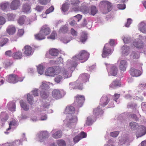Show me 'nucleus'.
Returning a JSON list of instances; mask_svg holds the SVG:
<instances>
[{"instance_id": "f257e3e1", "label": "nucleus", "mask_w": 146, "mask_h": 146, "mask_svg": "<svg viewBox=\"0 0 146 146\" xmlns=\"http://www.w3.org/2000/svg\"><path fill=\"white\" fill-rule=\"evenodd\" d=\"M74 108L72 106H68L66 107L64 113L65 114H68L64 122H67L66 126L68 127H74L77 121V116H73L72 115V114L74 113Z\"/></svg>"}, {"instance_id": "f03ea898", "label": "nucleus", "mask_w": 146, "mask_h": 146, "mask_svg": "<svg viewBox=\"0 0 146 146\" xmlns=\"http://www.w3.org/2000/svg\"><path fill=\"white\" fill-rule=\"evenodd\" d=\"M89 53L84 50L80 51L79 53L72 57L71 62L73 64H72V66L76 67L80 60H84V61L87 60L89 58Z\"/></svg>"}, {"instance_id": "7ed1b4c3", "label": "nucleus", "mask_w": 146, "mask_h": 146, "mask_svg": "<svg viewBox=\"0 0 146 146\" xmlns=\"http://www.w3.org/2000/svg\"><path fill=\"white\" fill-rule=\"evenodd\" d=\"M129 125L133 130H136L137 128L140 129L141 132L139 134L138 132L136 133V136L137 137H141L146 133V127L143 125L139 126L137 123L133 121L129 123Z\"/></svg>"}, {"instance_id": "20e7f679", "label": "nucleus", "mask_w": 146, "mask_h": 146, "mask_svg": "<svg viewBox=\"0 0 146 146\" xmlns=\"http://www.w3.org/2000/svg\"><path fill=\"white\" fill-rule=\"evenodd\" d=\"M51 32L50 28L47 25L43 26L38 34L35 35V38L37 40H41L45 38V36L49 34Z\"/></svg>"}, {"instance_id": "39448f33", "label": "nucleus", "mask_w": 146, "mask_h": 146, "mask_svg": "<svg viewBox=\"0 0 146 146\" xmlns=\"http://www.w3.org/2000/svg\"><path fill=\"white\" fill-rule=\"evenodd\" d=\"M73 64L71 60H68L67 62V68L62 70V74L65 78H68L71 76L73 70L76 67L72 66V64Z\"/></svg>"}, {"instance_id": "423d86ee", "label": "nucleus", "mask_w": 146, "mask_h": 146, "mask_svg": "<svg viewBox=\"0 0 146 146\" xmlns=\"http://www.w3.org/2000/svg\"><path fill=\"white\" fill-rule=\"evenodd\" d=\"M140 69L142 70L141 65L139 64H135L134 67L131 68L129 70L130 74L133 77H139L142 74V72Z\"/></svg>"}, {"instance_id": "0eeeda50", "label": "nucleus", "mask_w": 146, "mask_h": 146, "mask_svg": "<svg viewBox=\"0 0 146 146\" xmlns=\"http://www.w3.org/2000/svg\"><path fill=\"white\" fill-rule=\"evenodd\" d=\"M49 137L48 132L45 131H42L39 132L36 135V137L38 140L42 142L46 140Z\"/></svg>"}, {"instance_id": "6e6552de", "label": "nucleus", "mask_w": 146, "mask_h": 146, "mask_svg": "<svg viewBox=\"0 0 146 146\" xmlns=\"http://www.w3.org/2000/svg\"><path fill=\"white\" fill-rule=\"evenodd\" d=\"M66 94L65 92L63 90H54L52 92L53 97L56 99L62 98Z\"/></svg>"}, {"instance_id": "1a4fd4ad", "label": "nucleus", "mask_w": 146, "mask_h": 146, "mask_svg": "<svg viewBox=\"0 0 146 146\" xmlns=\"http://www.w3.org/2000/svg\"><path fill=\"white\" fill-rule=\"evenodd\" d=\"M99 6L103 9V13L106 14L109 12L110 2L107 1H101Z\"/></svg>"}, {"instance_id": "9d476101", "label": "nucleus", "mask_w": 146, "mask_h": 146, "mask_svg": "<svg viewBox=\"0 0 146 146\" xmlns=\"http://www.w3.org/2000/svg\"><path fill=\"white\" fill-rule=\"evenodd\" d=\"M50 84V83L49 82L43 81L41 82L40 88L42 90L48 91L50 88L49 86Z\"/></svg>"}, {"instance_id": "9b49d317", "label": "nucleus", "mask_w": 146, "mask_h": 146, "mask_svg": "<svg viewBox=\"0 0 146 146\" xmlns=\"http://www.w3.org/2000/svg\"><path fill=\"white\" fill-rule=\"evenodd\" d=\"M56 74L55 69L52 67L48 68L45 71V75L46 76L52 77Z\"/></svg>"}, {"instance_id": "f8f14e48", "label": "nucleus", "mask_w": 146, "mask_h": 146, "mask_svg": "<svg viewBox=\"0 0 146 146\" xmlns=\"http://www.w3.org/2000/svg\"><path fill=\"white\" fill-rule=\"evenodd\" d=\"M18 76L14 74L9 75L8 81L10 83H15L18 82Z\"/></svg>"}, {"instance_id": "ddd939ff", "label": "nucleus", "mask_w": 146, "mask_h": 146, "mask_svg": "<svg viewBox=\"0 0 146 146\" xmlns=\"http://www.w3.org/2000/svg\"><path fill=\"white\" fill-rule=\"evenodd\" d=\"M20 5L19 0H14L11 3L10 8L11 9L16 10L19 8Z\"/></svg>"}, {"instance_id": "4468645a", "label": "nucleus", "mask_w": 146, "mask_h": 146, "mask_svg": "<svg viewBox=\"0 0 146 146\" xmlns=\"http://www.w3.org/2000/svg\"><path fill=\"white\" fill-rule=\"evenodd\" d=\"M84 100V98L83 96L77 95L76 96L75 102L78 103V105L79 107H81L82 106Z\"/></svg>"}, {"instance_id": "2eb2a0df", "label": "nucleus", "mask_w": 146, "mask_h": 146, "mask_svg": "<svg viewBox=\"0 0 146 146\" xmlns=\"http://www.w3.org/2000/svg\"><path fill=\"white\" fill-rule=\"evenodd\" d=\"M25 51L24 53L25 55L27 56H29L32 53V48L29 46H25Z\"/></svg>"}, {"instance_id": "dca6fc26", "label": "nucleus", "mask_w": 146, "mask_h": 146, "mask_svg": "<svg viewBox=\"0 0 146 146\" xmlns=\"http://www.w3.org/2000/svg\"><path fill=\"white\" fill-rule=\"evenodd\" d=\"M108 97L106 96H104L102 97L100 103V104L102 106L104 107L108 103Z\"/></svg>"}, {"instance_id": "f3484780", "label": "nucleus", "mask_w": 146, "mask_h": 146, "mask_svg": "<svg viewBox=\"0 0 146 146\" xmlns=\"http://www.w3.org/2000/svg\"><path fill=\"white\" fill-rule=\"evenodd\" d=\"M31 5L29 3H26L24 4L23 6V11L27 13H29L31 12Z\"/></svg>"}, {"instance_id": "a211bd4d", "label": "nucleus", "mask_w": 146, "mask_h": 146, "mask_svg": "<svg viewBox=\"0 0 146 146\" xmlns=\"http://www.w3.org/2000/svg\"><path fill=\"white\" fill-rule=\"evenodd\" d=\"M89 78V76L87 74L84 73L80 75L79 79L80 80H82L83 82H85L88 81Z\"/></svg>"}, {"instance_id": "6ab92c4d", "label": "nucleus", "mask_w": 146, "mask_h": 146, "mask_svg": "<svg viewBox=\"0 0 146 146\" xmlns=\"http://www.w3.org/2000/svg\"><path fill=\"white\" fill-rule=\"evenodd\" d=\"M16 31L15 27L11 25L8 26L7 29V32L10 35L13 34Z\"/></svg>"}, {"instance_id": "aec40b11", "label": "nucleus", "mask_w": 146, "mask_h": 146, "mask_svg": "<svg viewBox=\"0 0 146 146\" xmlns=\"http://www.w3.org/2000/svg\"><path fill=\"white\" fill-rule=\"evenodd\" d=\"M127 66V64L126 61L124 60H121L119 66L120 69L123 71H125Z\"/></svg>"}, {"instance_id": "412c9836", "label": "nucleus", "mask_w": 146, "mask_h": 146, "mask_svg": "<svg viewBox=\"0 0 146 146\" xmlns=\"http://www.w3.org/2000/svg\"><path fill=\"white\" fill-rule=\"evenodd\" d=\"M21 107L25 111H28L29 109V106L23 100H21L20 101Z\"/></svg>"}, {"instance_id": "4be33fe9", "label": "nucleus", "mask_w": 146, "mask_h": 146, "mask_svg": "<svg viewBox=\"0 0 146 146\" xmlns=\"http://www.w3.org/2000/svg\"><path fill=\"white\" fill-rule=\"evenodd\" d=\"M70 86H73L72 88L73 89L78 88L79 90H82V84H79L78 83H76L75 82L70 83L69 84Z\"/></svg>"}, {"instance_id": "5701e85b", "label": "nucleus", "mask_w": 146, "mask_h": 146, "mask_svg": "<svg viewBox=\"0 0 146 146\" xmlns=\"http://www.w3.org/2000/svg\"><path fill=\"white\" fill-rule=\"evenodd\" d=\"M7 106L9 110L11 111H14L15 110V102H11L8 103Z\"/></svg>"}, {"instance_id": "b1692460", "label": "nucleus", "mask_w": 146, "mask_h": 146, "mask_svg": "<svg viewBox=\"0 0 146 146\" xmlns=\"http://www.w3.org/2000/svg\"><path fill=\"white\" fill-rule=\"evenodd\" d=\"M107 44H106L104 46L103 50L102 56L103 58H106L109 55V50L108 48H106V47Z\"/></svg>"}, {"instance_id": "393cba45", "label": "nucleus", "mask_w": 146, "mask_h": 146, "mask_svg": "<svg viewBox=\"0 0 146 146\" xmlns=\"http://www.w3.org/2000/svg\"><path fill=\"white\" fill-rule=\"evenodd\" d=\"M133 45L135 47L140 48H143L144 45L143 43L141 41H139L138 42L135 41L134 42Z\"/></svg>"}, {"instance_id": "a878e982", "label": "nucleus", "mask_w": 146, "mask_h": 146, "mask_svg": "<svg viewBox=\"0 0 146 146\" xmlns=\"http://www.w3.org/2000/svg\"><path fill=\"white\" fill-rule=\"evenodd\" d=\"M79 3V0H76L74 2L72 3L73 5L72 9L73 11H76L79 10V9L78 5Z\"/></svg>"}, {"instance_id": "bb28decb", "label": "nucleus", "mask_w": 146, "mask_h": 146, "mask_svg": "<svg viewBox=\"0 0 146 146\" xmlns=\"http://www.w3.org/2000/svg\"><path fill=\"white\" fill-rule=\"evenodd\" d=\"M117 67L115 66H113L111 67L110 70V74L113 76H115L117 74Z\"/></svg>"}, {"instance_id": "cd10ccee", "label": "nucleus", "mask_w": 146, "mask_h": 146, "mask_svg": "<svg viewBox=\"0 0 146 146\" xmlns=\"http://www.w3.org/2000/svg\"><path fill=\"white\" fill-rule=\"evenodd\" d=\"M27 100L29 104L32 105L34 102V100L33 97L32 95L30 94H27Z\"/></svg>"}, {"instance_id": "c85d7f7f", "label": "nucleus", "mask_w": 146, "mask_h": 146, "mask_svg": "<svg viewBox=\"0 0 146 146\" xmlns=\"http://www.w3.org/2000/svg\"><path fill=\"white\" fill-rule=\"evenodd\" d=\"M121 83L119 80H115L111 83V87L114 88L116 87H120L121 86Z\"/></svg>"}, {"instance_id": "c756f323", "label": "nucleus", "mask_w": 146, "mask_h": 146, "mask_svg": "<svg viewBox=\"0 0 146 146\" xmlns=\"http://www.w3.org/2000/svg\"><path fill=\"white\" fill-rule=\"evenodd\" d=\"M49 54L51 56H57L58 54V50L55 48L50 49L49 50Z\"/></svg>"}, {"instance_id": "7c9ffc66", "label": "nucleus", "mask_w": 146, "mask_h": 146, "mask_svg": "<svg viewBox=\"0 0 146 146\" xmlns=\"http://www.w3.org/2000/svg\"><path fill=\"white\" fill-rule=\"evenodd\" d=\"M98 12V10L95 6H91L90 12V15L94 16Z\"/></svg>"}, {"instance_id": "2f4dec72", "label": "nucleus", "mask_w": 146, "mask_h": 146, "mask_svg": "<svg viewBox=\"0 0 146 146\" xmlns=\"http://www.w3.org/2000/svg\"><path fill=\"white\" fill-rule=\"evenodd\" d=\"M40 95L43 98L46 99L49 96L48 91L42 90L40 92Z\"/></svg>"}, {"instance_id": "473e14b6", "label": "nucleus", "mask_w": 146, "mask_h": 146, "mask_svg": "<svg viewBox=\"0 0 146 146\" xmlns=\"http://www.w3.org/2000/svg\"><path fill=\"white\" fill-rule=\"evenodd\" d=\"M0 117L2 121L5 122L7 120L8 116L7 115L5 112H2L1 113Z\"/></svg>"}, {"instance_id": "72a5a7b5", "label": "nucleus", "mask_w": 146, "mask_h": 146, "mask_svg": "<svg viewBox=\"0 0 146 146\" xmlns=\"http://www.w3.org/2000/svg\"><path fill=\"white\" fill-rule=\"evenodd\" d=\"M103 113V112L99 106H98L97 108L95 109L94 110V114L96 115H98L99 114H102Z\"/></svg>"}, {"instance_id": "f704fd0d", "label": "nucleus", "mask_w": 146, "mask_h": 146, "mask_svg": "<svg viewBox=\"0 0 146 146\" xmlns=\"http://www.w3.org/2000/svg\"><path fill=\"white\" fill-rule=\"evenodd\" d=\"M22 57V53L21 52H18L14 53L13 55V58L15 59H21Z\"/></svg>"}, {"instance_id": "c9c22d12", "label": "nucleus", "mask_w": 146, "mask_h": 146, "mask_svg": "<svg viewBox=\"0 0 146 146\" xmlns=\"http://www.w3.org/2000/svg\"><path fill=\"white\" fill-rule=\"evenodd\" d=\"M139 30L142 32L146 33V24L141 23L140 25Z\"/></svg>"}, {"instance_id": "e433bc0d", "label": "nucleus", "mask_w": 146, "mask_h": 146, "mask_svg": "<svg viewBox=\"0 0 146 146\" xmlns=\"http://www.w3.org/2000/svg\"><path fill=\"white\" fill-rule=\"evenodd\" d=\"M44 68L42 65L40 64L37 67L38 73L40 75H42L44 71Z\"/></svg>"}, {"instance_id": "4c0bfd02", "label": "nucleus", "mask_w": 146, "mask_h": 146, "mask_svg": "<svg viewBox=\"0 0 146 146\" xmlns=\"http://www.w3.org/2000/svg\"><path fill=\"white\" fill-rule=\"evenodd\" d=\"M7 18L8 21H13L15 19L16 15L13 13H9L7 14Z\"/></svg>"}, {"instance_id": "58836bf2", "label": "nucleus", "mask_w": 146, "mask_h": 146, "mask_svg": "<svg viewBox=\"0 0 146 146\" xmlns=\"http://www.w3.org/2000/svg\"><path fill=\"white\" fill-rule=\"evenodd\" d=\"M70 4L67 3H65L64 4L62 7V10L64 12H65L68 10L69 9V5Z\"/></svg>"}, {"instance_id": "ea45409f", "label": "nucleus", "mask_w": 146, "mask_h": 146, "mask_svg": "<svg viewBox=\"0 0 146 146\" xmlns=\"http://www.w3.org/2000/svg\"><path fill=\"white\" fill-rule=\"evenodd\" d=\"M87 39V34L85 32H82L81 34L80 39L81 42H85Z\"/></svg>"}, {"instance_id": "a19ab883", "label": "nucleus", "mask_w": 146, "mask_h": 146, "mask_svg": "<svg viewBox=\"0 0 146 146\" xmlns=\"http://www.w3.org/2000/svg\"><path fill=\"white\" fill-rule=\"evenodd\" d=\"M1 8L3 10H6L9 7V3L7 2L1 4Z\"/></svg>"}, {"instance_id": "79ce46f5", "label": "nucleus", "mask_w": 146, "mask_h": 146, "mask_svg": "<svg viewBox=\"0 0 146 146\" xmlns=\"http://www.w3.org/2000/svg\"><path fill=\"white\" fill-rule=\"evenodd\" d=\"M62 135V131H58L53 134V137L57 139L60 137Z\"/></svg>"}, {"instance_id": "37998d69", "label": "nucleus", "mask_w": 146, "mask_h": 146, "mask_svg": "<svg viewBox=\"0 0 146 146\" xmlns=\"http://www.w3.org/2000/svg\"><path fill=\"white\" fill-rule=\"evenodd\" d=\"M20 141L19 140H17L9 145L8 143H6V146H15V145H18L20 144Z\"/></svg>"}, {"instance_id": "c03bdc74", "label": "nucleus", "mask_w": 146, "mask_h": 146, "mask_svg": "<svg viewBox=\"0 0 146 146\" xmlns=\"http://www.w3.org/2000/svg\"><path fill=\"white\" fill-rule=\"evenodd\" d=\"M68 31V29L66 25H65L62 27L60 29L59 32L60 33H66Z\"/></svg>"}, {"instance_id": "a18cd8bd", "label": "nucleus", "mask_w": 146, "mask_h": 146, "mask_svg": "<svg viewBox=\"0 0 146 146\" xmlns=\"http://www.w3.org/2000/svg\"><path fill=\"white\" fill-rule=\"evenodd\" d=\"M57 143L59 146H65L66 145L65 141L62 139L57 140Z\"/></svg>"}, {"instance_id": "49530a36", "label": "nucleus", "mask_w": 146, "mask_h": 146, "mask_svg": "<svg viewBox=\"0 0 146 146\" xmlns=\"http://www.w3.org/2000/svg\"><path fill=\"white\" fill-rule=\"evenodd\" d=\"M94 121L92 120L90 117H88L87 118V119L86 121V124L87 125H90L92 124Z\"/></svg>"}, {"instance_id": "de8ad7c7", "label": "nucleus", "mask_w": 146, "mask_h": 146, "mask_svg": "<svg viewBox=\"0 0 146 146\" xmlns=\"http://www.w3.org/2000/svg\"><path fill=\"white\" fill-rule=\"evenodd\" d=\"M62 76L60 75H58L56 76L54 79L55 82L57 83H60L62 79Z\"/></svg>"}, {"instance_id": "09e8293b", "label": "nucleus", "mask_w": 146, "mask_h": 146, "mask_svg": "<svg viewBox=\"0 0 146 146\" xmlns=\"http://www.w3.org/2000/svg\"><path fill=\"white\" fill-rule=\"evenodd\" d=\"M86 134H84V136L82 137H80L79 135L76 136L73 139L75 143H77L81 139L85 138Z\"/></svg>"}, {"instance_id": "8fccbe9b", "label": "nucleus", "mask_w": 146, "mask_h": 146, "mask_svg": "<svg viewBox=\"0 0 146 146\" xmlns=\"http://www.w3.org/2000/svg\"><path fill=\"white\" fill-rule=\"evenodd\" d=\"M31 92L34 96H38V90L37 89H35L32 91Z\"/></svg>"}, {"instance_id": "3c124183", "label": "nucleus", "mask_w": 146, "mask_h": 146, "mask_svg": "<svg viewBox=\"0 0 146 146\" xmlns=\"http://www.w3.org/2000/svg\"><path fill=\"white\" fill-rule=\"evenodd\" d=\"M25 16H23L20 17L18 23L21 25L23 24L25 21Z\"/></svg>"}, {"instance_id": "603ef678", "label": "nucleus", "mask_w": 146, "mask_h": 146, "mask_svg": "<svg viewBox=\"0 0 146 146\" xmlns=\"http://www.w3.org/2000/svg\"><path fill=\"white\" fill-rule=\"evenodd\" d=\"M56 35V33L55 31H53L51 35L49 36L48 37V38H50L52 39H55V37Z\"/></svg>"}, {"instance_id": "864d4df0", "label": "nucleus", "mask_w": 146, "mask_h": 146, "mask_svg": "<svg viewBox=\"0 0 146 146\" xmlns=\"http://www.w3.org/2000/svg\"><path fill=\"white\" fill-rule=\"evenodd\" d=\"M6 22L5 18L3 17L0 16V25H4Z\"/></svg>"}, {"instance_id": "5fc2aeb1", "label": "nucleus", "mask_w": 146, "mask_h": 146, "mask_svg": "<svg viewBox=\"0 0 146 146\" xmlns=\"http://www.w3.org/2000/svg\"><path fill=\"white\" fill-rule=\"evenodd\" d=\"M12 62L10 60H7L5 62V68H7L9 66H10L12 64Z\"/></svg>"}, {"instance_id": "6e6d98bb", "label": "nucleus", "mask_w": 146, "mask_h": 146, "mask_svg": "<svg viewBox=\"0 0 146 146\" xmlns=\"http://www.w3.org/2000/svg\"><path fill=\"white\" fill-rule=\"evenodd\" d=\"M54 7L52 6H51L46 10L45 12V13L46 14H48L52 12L54 10Z\"/></svg>"}, {"instance_id": "4d7b16f0", "label": "nucleus", "mask_w": 146, "mask_h": 146, "mask_svg": "<svg viewBox=\"0 0 146 146\" xmlns=\"http://www.w3.org/2000/svg\"><path fill=\"white\" fill-rule=\"evenodd\" d=\"M8 41V39L7 38H4L3 42H0V46H3L6 44Z\"/></svg>"}, {"instance_id": "13d9d810", "label": "nucleus", "mask_w": 146, "mask_h": 146, "mask_svg": "<svg viewBox=\"0 0 146 146\" xmlns=\"http://www.w3.org/2000/svg\"><path fill=\"white\" fill-rule=\"evenodd\" d=\"M119 133V132L117 131H115L112 132L110 133V135L113 137H117Z\"/></svg>"}, {"instance_id": "bf43d9fd", "label": "nucleus", "mask_w": 146, "mask_h": 146, "mask_svg": "<svg viewBox=\"0 0 146 146\" xmlns=\"http://www.w3.org/2000/svg\"><path fill=\"white\" fill-rule=\"evenodd\" d=\"M39 3L42 5H45L48 2V0H38Z\"/></svg>"}, {"instance_id": "052dcab7", "label": "nucleus", "mask_w": 146, "mask_h": 146, "mask_svg": "<svg viewBox=\"0 0 146 146\" xmlns=\"http://www.w3.org/2000/svg\"><path fill=\"white\" fill-rule=\"evenodd\" d=\"M47 118V116L46 114H44L42 115L40 117V120L41 121L46 120Z\"/></svg>"}, {"instance_id": "680f3d73", "label": "nucleus", "mask_w": 146, "mask_h": 146, "mask_svg": "<svg viewBox=\"0 0 146 146\" xmlns=\"http://www.w3.org/2000/svg\"><path fill=\"white\" fill-rule=\"evenodd\" d=\"M35 9L38 12H41L43 9V7L38 5L35 8Z\"/></svg>"}, {"instance_id": "e2e57ef3", "label": "nucleus", "mask_w": 146, "mask_h": 146, "mask_svg": "<svg viewBox=\"0 0 146 146\" xmlns=\"http://www.w3.org/2000/svg\"><path fill=\"white\" fill-rule=\"evenodd\" d=\"M131 19L129 18L127 19V23L125 24V26L126 27H128L132 22Z\"/></svg>"}, {"instance_id": "0e129e2a", "label": "nucleus", "mask_w": 146, "mask_h": 146, "mask_svg": "<svg viewBox=\"0 0 146 146\" xmlns=\"http://www.w3.org/2000/svg\"><path fill=\"white\" fill-rule=\"evenodd\" d=\"M71 34L73 36H76L77 35V32L73 29L72 28L70 31Z\"/></svg>"}, {"instance_id": "69168bd1", "label": "nucleus", "mask_w": 146, "mask_h": 146, "mask_svg": "<svg viewBox=\"0 0 146 146\" xmlns=\"http://www.w3.org/2000/svg\"><path fill=\"white\" fill-rule=\"evenodd\" d=\"M18 117L19 118V119H25L28 117L27 115L25 114H22L21 116H18Z\"/></svg>"}, {"instance_id": "338daca9", "label": "nucleus", "mask_w": 146, "mask_h": 146, "mask_svg": "<svg viewBox=\"0 0 146 146\" xmlns=\"http://www.w3.org/2000/svg\"><path fill=\"white\" fill-rule=\"evenodd\" d=\"M24 33V30L22 29H19L18 32V35L19 36L23 35Z\"/></svg>"}, {"instance_id": "774afa93", "label": "nucleus", "mask_w": 146, "mask_h": 146, "mask_svg": "<svg viewBox=\"0 0 146 146\" xmlns=\"http://www.w3.org/2000/svg\"><path fill=\"white\" fill-rule=\"evenodd\" d=\"M141 107L143 111H146V102H143L142 103Z\"/></svg>"}]
</instances>
